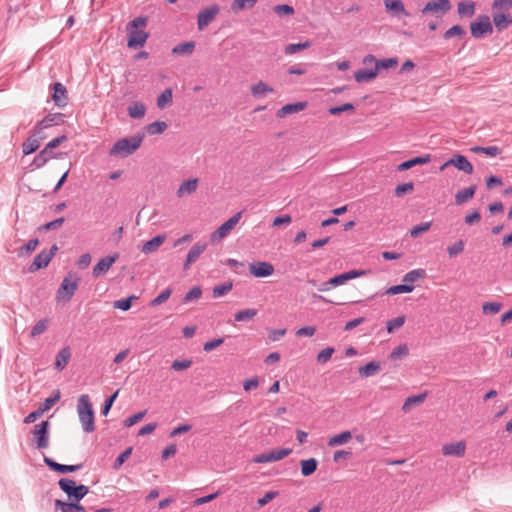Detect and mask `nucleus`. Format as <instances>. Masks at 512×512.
<instances>
[{"mask_svg":"<svg viewBox=\"0 0 512 512\" xmlns=\"http://www.w3.org/2000/svg\"><path fill=\"white\" fill-rule=\"evenodd\" d=\"M147 24V19L145 17L139 16L133 19L127 25V32L129 35L128 38V47L129 48H138L142 47L148 38V34L143 30V28Z\"/></svg>","mask_w":512,"mask_h":512,"instance_id":"1","label":"nucleus"},{"mask_svg":"<svg viewBox=\"0 0 512 512\" xmlns=\"http://www.w3.org/2000/svg\"><path fill=\"white\" fill-rule=\"evenodd\" d=\"M143 142V136L121 138L117 140L109 150L110 156L125 158L139 149Z\"/></svg>","mask_w":512,"mask_h":512,"instance_id":"2","label":"nucleus"},{"mask_svg":"<svg viewBox=\"0 0 512 512\" xmlns=\"http://www.w3.org/2000/svg\"><path fill=\"white\" fill-rule=\"evenodd\" d=\"M77 412L83 430L86 433L93 432L95 430L94 412L87 394H83L78 398Z\"/></svg>","mask_w":512,"mask_h":512,"instance_id":"3","label":"nucleus"},{"mask_svg":"<svg viewBox=\"0 0 512 512\" xmlns=\"http://www.w3.org/2000/svg\"><path fill=\"white\" fill-rule=\"evenodd\" d=\"M59 488L67 494L69 499L79 502L88 492L89 487L83 484L76 485L75 481L70 478H61L58 481Z\"/></svg>","mask_w":512,"mask_h":512,"instance_id":"4","label":"nucleus"},{"mask_svg":"<svg viewBox=\"0 0 512 512\" xmlns=\"http://www.w3.org/2000/svg\"><path fill=\"white\" fill-rule=\"evenodd\" d=\"M80 278L76 274H69L65 277L58 288L56 299L68 302L78 289Z\"/></svg>","mask_w":512,"mask_h":512,"instance_id":"5","label":"nucleus"},{"mask_svg":"<svg viewBox=\"0 0 512 512\" xmlns=\"http://www.w3.org/2000/svg\"><path fill=\"white\" fill-rule=\"evenodd\" d=\"M60 399V391L55 390L53 394L46 398L43 403L39 405V407L30 412L23 420L25 424H31L35 422L38 418L42 417V415L50 410L52 406Z\"/></svg>","mask_w":512,"mask_h":512,"instance_id":"6","label":"nucleus"},{"mask_svg":"<svg viewBox=\"0 0 512 512\" xmlns=\"http://www.w3.org/2000/svg\"><path fill=\"white\" fill-rule=\"evenodd\" d=\"M49 429L50 422L42 421L36 424L32 430V435L34 437L35 447L37 449H46L49 446Z\"/></svg>","mask_w":512,"mask_h":512,"instance_id":"7","label":"nucleus"},{"mask_svg":"<svg viewBox=\"0 0 512 512\" xmlns=\"http://www.w3.org/2000/svg\"><path fill=\"white\" fill-rule=\"evenodd\" d=\"M241 219V212L236 213L225 221L219 228H217L210 235V241L212 243H219L228 236L231 230L237 225Z\"/></svg>","mask_w":512,"mask_h":512,"instance_id":"8","label":"nucleus"},{"mask_svg":"<svg viewBox=\"0 0 512 512\" xmlns=\"http://www.w3.org/2000/svg\"><path fill=\"white\" fill-rule=\"evenodd\" d=\"M470 30L472 36L479 39L485 34H491L493 32V26L488 16L481 15L476 19V21L471 23Z\"/></svg>","mask_w":512,"mask_h":512,"instance_id":"9","label":"nucleus"},{"mask_svg":"<svg viewBox=\"0 0 512 512\" xmlns=\"http://www.w3.org/2000/svg\"><path fill=\"white\" fill-rule=\"evenodd\" d=\"M292 453L291 448L274 449L257 455L253 462L255 463H268L282 460Z\"/></svg>","mask_w":512,"mask_h":512,"instance_id":"10","label":"nucleus"},{"mask_svg":"<svg viewBox=\"0 0 512 512\" xmlns=\"http://www.w3.org/2000/svg\"><path fill=\"white\" fill-rule=\"evenodd\" d=\"M220 7L216 4L206 7L201 10L197 15V27L200 31L204 30L210 23L213 22L215 17L219 14Z\"/></svg>","mask_w":512,"mask_h":512,"instance_id":"11","label":"nucleus"},{"mask_svg":"<svg viewBox=\"0 0 512 512\" xmlns=\"http://www.w3.org/2000/svg\"><path fill=\"white\" fill-rule=\"evenodd\" d=\"M454 166L458 170L465 172L466 174L473 173V166L468 159L460 154H455L451 159L447 160L442 166L441 170H444L448 166Z\"/></svg>","mask_w":512,"mask_h":512,"instance_id":"12","label":"nucleus"},{"mask_svg":"<svg viewBox=\"0 0 512 512\" xmlns=\"http://www.w3.org/2000/svg\"><path fill=\"white\" fill-rule=\"evenodd\" d=\"M249 271L254 277L265 278L274 273V266L266 261H258L249 265Z\"/></svg>","mask_w":512,"mask_h":512,"instance_id":"13","label":"nucleus"},{"mask_svg":"<svg viewBox=\"0 0 512 512\" xmlns=\"http://www.w3.org/2000/svg\"><path fill=\"white\" fill-rule=\"evenodd\" d=\"M363 64H365V65L374 64V67H375V69H377V73H378L380 69H389V68H393V67L397 66L398 59L396 57H393V58H385V59H381V60H376V58L373 55L369 54L364 57Z\"/></svg>","mask_w":512,"mask_h":512,"instance_id":"14","label":"nucleus"},{"mask_svg":"<svg viewBox=\"0 0 512 512\" xmlns=\"http://www.w3.org/2000/svg\"><path fill=\"white\" fill-rule=\"evenodd\" d=\"M365 273L364 270H350L330 278L328 284H331L332 287L341 286L346 284L349 280L365 275Z\"/></svg>","mask_w":512,"mask_h":512,"instance_id":"15","label":"nucleus"},{"mask_svg":"<svg viewBox=\"0 0 512 512\" xmlns=\"http://www.w3.org/2000/svg\"><path fill=\"white\" fill-rule=\"evenodd\" d=\"M207 243L198 241L196 242L191 249L189 250L186 260L184 262L183 268L184 270H187L190 268L191 264L196 262L198 258L201 256V254L206 250Z\"/></svg>","mask_w":512,"mask_h":512,"instance_id":"16","label":"nucleus"},{"mask_svg":"<svg viewBox=\"0 0 512 512\" xmlns=\"http://www.w3.org/2000/svg\"><path fill=\"white\" fill-rule=\"evenodd\" d=\"M64 115L62 113H51L48 114L45 118H43L40 122L35 126V131L38 134H43V130L52 127L53 125H57L60 122H63Z\"/></svg>","mask_w":512,"mask_h":512,"instance_id":"17","label":"nucleus"},{"mask_svg":"<svg viewBox=\"0 0 512 512\" xmlns=\"http://www.w3.org/2000/svg\"><path fill=\"white\" fill-rule=\"evenodd\" d=\"M118 257V254H114L112 256H106L104 258H101L93 267V275L95 277H99L107 273L111 266L116 262Z\"/></svg>","mask_w":512,"mask_h":512,"instance_id":"18","label":"nucleus"},{"mask_svg":"<svg viewBox=\"0 0 512 512\" xmlns=\"http://www.w3.org/2000/svg\"><path fill=\"white\" fill-rule=\"evenodd\" d=\"M44 463L53 471L58 473H72L80 470L82 468V464L77 465H65L55 462L53 459L49 457H44Z\"/></svg>","mask_w":512,"mask_h":512,"instance_id":"19","label":"nucleus"},{"mask_svg":"<svg viewBox=\"0 0 512 512\" xmlns=\"http://www.w3.org/2000/svg\"><path fill=\"white\" fill-rule=\"evenodd\" d=\"M52 99L56 106L62 108L67 105L68 97L67 90L65 86L60 82H55L53 84V94Z\"/></svg>","mask_w":512,"mask_h":512,"instance_id":"20","label":"nucleus"},{"mask_svg":"<svg viewBox=\"0 0 512 512\" xmlns=\"http://www.w3.org/2000/svg\"><path fill=\"white\" fill-rule=\"evenodd\" d=\"M466 451V443L458 441L456 443H448L442 446V454L444 456L463 457Z\"/></svg>","mask_w":512,"mask_h":512,"instance_id":"21","label":"nucleus"},{"mask_svg":"<svg viewBox=\"0 0 512 512\" xmlns=\"http://www.w3.org/2000/svg\"><path fill=\"white\" fill-rule=\"evenodd\" d=\"M43 138V134L36 133L34 129L33 133L27 138V140L22 145L24 155L34 153L39 148L40 140Z\"/></svg>","mask_w":512,"mask_h":512,"instance_id":"22","label":"nucleus"},{"mask_svg":"<svg viewBox=\"0 0 512 512\" xmlns=\"http://www.w3.org/2000/svg\"><path fill=\"white\" fill-rule=\"evenodd\" d=\"M198 186L199 180L197 178L185 180L178 187L176 194L179 198L191 195L196 192Z\"/></svg>","mask_w":512,"mask_h":512,"instance_id":"23","label":"nucleus"},{"mask_svg":"<svg viewBox=\"0 0 512 512\" xmlns=\"http://www.w3.org/2000/svg\"><path fill=\"white\" fill-rule=\"evenodd\" d=\"M52 259V253H46V250L41 251L34 258L32 264L30 265V271L34 272L39 269L45 268Z\"/></svg>","mask_w":512,"mask_h":512,"instance_id":"24","label":"nucleus"},{"mask_svg":"<svg viewBox=\"0 0 512 512\" xmlns=\"http://www.w3.org/2000/svg\"><path fill=\"white\" fill-rule=\"evenodd\" d=\"M384 6L387 11L395 16H408V12L401 0H384Z\"/></svg>","mask_w":512,"mask_h":512,"instance_id":"25","label":"nucleus"},{"mask_svg":"<svg viewBox=\"0 0 512 512\" xmlns=\"http://www.w3.org/2000/svg\"><path fill=\"white\" fill-rule=\"evenodd\" d=\"M70 358H71L70 348L69 347L62 348L56 355L55 362H54V368L57 371H62L69 363Z\"/></svg>","mask_w":512,"mask_h":512,"instance_id":"26","label":"nucleus"},{"mask_svg":"<svg viewBox=\"0 0 512 512\" xmlns=\"http://www.w3.org/2000/svg\"><path fill=\"white\" fill-rule=\"evenodd\" d=\"M165 235H157L145 242L142 246L141 252L144 254H151L158 250V248L165 242Z\"/></svg>","mask_w":512,"mask_h":512,"instance_id":"27","label":"nucleus"},{"mask_svg":"<svg viewBox=\"0 0 512 512\" xmlns=\"http://www.w3.org/2000/svg\"><path fill=\"white\" fill-rule=\"evenodd\" d=\"M427 397V393L409 396L402 405V411L408 413L414 406L422 404Z\"/></svg>","mask_w":512,"mask_h":512,"instance_id":"28","label":"nucleus"},{"mask_svg":"<svg viewBox=\"0 0 512 512\" xmlns=\"http://www.w3.org/2000/svg\"><path fill=\"white\" fill-rule=\"evenodd\" d=\"M431 161L430 155H424L419 157H414L412 159H409L407 161H404L398 166L399 171H405L408 170L416 165H422L427 164Z\"/></svg>","mask_w":512,"mask_h":512,"instance_id":"29","label":"nucleus"},{"mask_svg":"<svg viewBox=\"0 0 512 512\" xmlns=\"http://www.w3.org/2000/svg\"><path fill=\"white\" fill-rule=\"evenodd\" d=\"M378 75L377 69H359L354 73V78L358 83L369 82Z\"/></svg>","mask_w":512,"mask_h":512,"instance_id":"30","label":"nucleus"},{"mask_svg":"<svg viewBox=\"0 0 512 512\" xmlns=\"http://www.w3.org/2000/svg\"><path fill=\"white\" fill-rule=\"evenodd\" d=\"M55 507L60 509L61 512H86V509L77 501L76 503H67L61 500H55Z\"/></svg>","mask_w":512,"mask_h":512,"instance_id":"31","label":"nucleus"},{"mask_svg":"<svg viewBox=\"0 0 512 512\" xmlns=\"http://www.w3.org/2000/svg\"><path fill=\"white\" fill-rule=\"evenodd\" d=\"M381 370L379 362L371 361L364 366L359 367L358 372L361 377L368 378L374 376Z\"/></svg>","mask_w":512,"mask_h":512,"instance_id":"32","label":"nucleus"},{"mask_svg":"<svg viewBox=\"0 0 512 512\" xmlns=\"http://www.w3.org/2000/svg\"><path fill=\"white\" fill-rule=\"evenodd\" d=\"M305 107H306V103L305 102H296V103L287 104V105H284L281 109L278 110L277 116L282 118V117H285L286 115L300 112Z\"/></svg>","mask_w":512,"mask_h":512,"instance_id":"33","label":"nucleus"},{"mask_svg":"<svg viewBox=\"0 0 512 512\" xmlns=\"http://www.w3.org/2000/svg\"><path fill=\"white\" fill-rule=\"evenodd\" d=\"M195 49V42L193 41H186L177 44L173 47L172 53L176 55L181 56H189L194 52Z\"/></svg>","mask_w":512,"mask_h":512,"instance_id":"34","label":"nucleus"},{"mask_svg":"<svg viewBox=\"0 0 512 512\" xmlns=\"http://www.w3.org/2000/svg\"><path fill=\"white\" fill-rule=\"evenodd\" d=\"M128 115L133 119H141L144 117L146 107L142 102L134 101L128 106Z\"/></svg>","mask_w":512,"mask_h":512,"instance_id":"35","label":"nucleus"},{"mask_svg":"<svg viewBox=\"0 0 512 512\" xmlns=\"http://www.w3.org/2000/svg\"><path fill=\"white\" fill-rule=\"evenodd\" d=\"M274 89L263 81H259L251 86V93L254 97L259 98L268 93H273Z\"/></svg>","mask_w":512,"mask_h":512,"instance_id":"36","label":"nucleus"},{"mask_svg":"<svg viewBox=\"0 0 512 512\" xmlns=\"http://www.w3.org/2000/svg\"><path fill=\"white\" fill-rule=\"evenodd\" d=\"M475 190H476L475 186H470V187L464 188L462 190H459L455 194V203L457 205L464 204L465 202H467L469 199H471L474 196Z\"/></svg>","mask_w":512,"mask_h":512,"instance_id":"37","label":"nucleus"},{"mask_svg":"<svg viewBox=\"0 0 512 512\" xmlns=\"http://www.w3.org/2000/svg\"><path fill=\"white\" fill-rule=\"evenodd\" d=\"M352 438L351 432L346 430L329 438L328 446L336 447L346 444Z\"/></svg>","mask_w":512,"mask_h":512,"instance_id":"38","label":"nucleus"},{"mask_svg":"<svg viewBox=\"0 0 512 512\" xmlns=\"http://www.w3.org/2000/svg\"><path fill=\"white\" fill-rule=\"evenodd\" d=\"M493 22L499 31L507 29L512 24V18L508 14L499 13L493 15Z\"/></svg>","mask_w":512,"mask_h":512,"instance_id":"39","label":"nucleus"},{"mask_svg":"<svg viewBox=\"0 0 512 512\" xmlns=\"http://www.w3.org/2000/svg\"><path fill=\"white\" fill-rule=\"evenodd\" d=\"M318 466V461L315 458H309L301 461V473L307 477L312 475Z\"/></svg>","mask_w":512,"mask_h":512,"instance_id":"40","label":"nucleus"},{"mask_svg":"<svg viewBox=\"0 0 512 512\" xmlns=\"http://www.w3.org/2000/svg\"><path fill=\"white\" fill-rule=\"evenodd\" d=\"M257 1L258 0H234L231 4V10L237 14L240 11L253 8Z\"/></svg>","mask_w":512,"mask_h":512,"instance_id":"41","label":"nucleus"},{"mask_svg":"<svg viewBox=\"0 0 512 512\" xmlns=\"http://www.w3.org/2000/svg\"><path fill=\"white\" fill-rule=\"evenodd\" d=\"M457 11L460 16L471 17L475 13V4L472 1L467 2H459L457 6Z\"/></svg>","mask_w":512,"mask_h":512,"instance_id":"42","label":"nucleus"},{"mask_svg":"<svg viewBox=\"0 0 512 512\" xmlns=\"http://www.w3.org/2000/svg\"><path fill=\"white\" fill-rule=\"evenodd\" d=\"M233 288V283L231 281L223 282L219 285L214 286L212 290V295L214 298H220L227 293H229Z\"/></svg>","mask_w":512,"mask_h":512,"instance_id":"43","label":"nucleus"},{"mask_svg":"<svg viewBox=\"0 0 512 512\" xmlns=\"http://www.w3.org/2000/svg\"><path fill=\"white\" fill-rule=\"evenodd\" d=\"M425 274V270L423 269L411 270L403 276L402 281L405 284L412 285V283L416 282L418 279L423 278Z\"/></svg>","mask_w":512,"mask_h":512,"instance_id":"44","label":"nucleus"},{"mask_svg":"<svg viewBox=\"0 0 512 512\" xmlns=\"http://www.w3.org/2000/svg\"><path fill=\"white\" fill-rule=\"evenodd\" d=\"M414 290V286L413 285H409V284H399V285H394V286H391L389 287L386 291H385V294L387 295H397V294H402V293H410Z\"/></svg>","mask_w":512,"mask_h":512,"instance_id":"45","label":"nucleus"},{"mask_svg":"<svg viewBox=\"0 0 512 512\" xmlns=\"http://www.w3.org/2000/svg\"><path fill=\"white\" fill-rule=\"evenodd\" d=\"M310 46H311V42L310 41H305V42H302V43L288 44L284 48V53L286 55H293V54L297 53L300 50H304V49L309 48Z\"/></svg>","mask_w":512,"mask_h":512,"instance_id":"46","label":"nucleus"},{"mask_svg":"<svg viewBox=\"0 0 512 512\" xmlns=\"http://www.w3.org/2000/svg\"><path fill=\"white\" fill-rule=\"evenodd\" d=\"M167 129V123L164 121H155L150 123L146 130L150 135L162 134Z\"/></svg>","mask_w":512,"mask_h":512,"instance_id":"47","label":"nucleus"},{"mask_svg":"<svg viewBox=\"0 0 512 512\" xmlns=\"http://www.w3.org/2000/svg\"><path fill=\"white\" fill-rule=\"evenodd\" d=\"M39 241L37 238L29 240L25 245L18 249V256L22 257L31 254L38 246Z\"/></svg>","mask_w":512,"mask_h":512,"instance_id":"48","label":"nucleus"},{"mask_svg":"<svg viewBox=\"0 0 512 512\" xmlns=\"http://www.w3.org/2000/svg\"><path fill=\"white\" fill-rule=\"evenodd\" d=\"M256 315H257L256 309H244V310L238 311L234 315V319L237 322L249 321V320H252Z\"/></svg>","mask_w":512,"mask_h":512,"instance_id":"49","label":"nucleus"},{"mask_svg":"<svg viewBox=\"0 0 512 512\" xmlns=\"http://www.w3.org/2000/svg\"><path fill=\"white\" fill-rule=\"evenodd\" d=\"M171 102H172L171 89H165L157 98V106L160 109L165 108Z\"/></svg>","mask_w":512,"mask_h":512,"instance_id":"50","label":"nucleus"},{"mask_svg":"<svg viewBox=\"0 0 512 512\" xmlns=\"http://www.w3.org/2000/svg\"><path fill=\"white\" fill-rule=\"evenodd\" d=\"M49 325V320L44 318L39 320L31 329V337H36L42 333H44Z\"/></svg>","mask_w":512,"mask_h":512,"instance_id":"51","label":"nucleus"},{"mask_svg":"<svg viewBox=\"0 0 512 512\" xmlns=\"http://www.w3.org/2000/svg\"><path fill=\"white\" fill-rule=\"evenodd\" d=\"M136 299H137L136 296H129L127 298H122L120 300L115 301L113 306L116 309H120L122 311H127L131 308L132 301L136 300Z\"/></svg>","mask_w":512,"mask_h":512,"instance_id":"52","label":"nucleus"},{"mask_svg":"<svg viewBox=\"0 0 512 512\" xmlns=\"http://www.w3.org/2000/svg\"><path fill=\"white\" fill-rule=\"evenodd\" d=\"M405 323V317L404 316H398L394 319L389 320L386 323V328L388 333H393L396 329H399L402 327Z\"/></svg>","mask_w":512,"mask_h":512,"instance_id":"53","label":"nucleus"},{"mask_svg":"<svg viewBox=\"0 0 512 512\" xmlns=\"http://www.w3.org/2000/svg\"><path fill=\"white\" fill-rule=\"evenodd\" d=\"M202 295V290L199 286L191 288L184 296L183 302L189 303L194 300H198Z\"/></svg>","mask_w":512,"mask_h":512,"instance_id":"54","label":"nucleus"},{"mask_svg":"<svg viewBox=\"0 0 512 512\" xmlns=\"http://www.w3.org/2000/svg\"><path fill=\"white\" fill-rule=\"evenodd\" d=\"M465 34L466 31L460 25H454L444 33V38L448 40L455 36L462 37Z\"/></svg>","mask_w":512,"mask_h":512,"instance_id":"55","label":"nucleus"},{"mask_svg":"<svg viewBox=\"0 0 512 512\" xmlns=\"http://www.w3.org/2000/svg\"><path fill=\"white\" fill-rule=\"evenodd\" d=\"M502 308V304L498 302H485L482 306L484 314H496Z\"/></svg>","mask_w":512,"mask_h":512,"instance_id":"56","label":"nucleus"},{"mask_svg":"<svg viewBox=\"0 0 512 512\" xmlns=\"http://www.w3.org/2000/svg\"><path fill=\"white\" fill-rule=\"evenodd\" d=\"M408 353H409V350H408L407 345L400 344L392 350V352L390 353V358L398 359V358L407 356Z\"/></svg>","mask_w":512,"mask_h":512,"instance_id":"57","label":"nucleus"},{"mask_svg":"<svg viewBox=\"0 0 512 512\" xmlns=\"http://www.w3.org/2000/svg\"><path fill=\"white\" fill-rule=\"evenodd\" d=\"M464 251V242L463 240H458L451 246L447 247V252L450 257H456Z\"/></svg>","mask_w":512,"mask_h":512,"instance_id":"58","label":"nucleus"},{"mask_svg":"<svg viewBox=\"0 0 512 512\" xmlns=\"http://www.w3.org/2000/svg\"><path fill=\"white\" fill-rule=\"evenodd\" d=\"M171 293H172V290L170 288L163 290L157 297H155L151 301L150 305L158 306V305L164 303L170 297Z\"/></svg>","mask_w":512,"mask_h":512,"instance_id":"59","label":"nucleus"},{"mask_svg":"<svg viewBox=\"0 0 512 512\" xmlns=\"http://www.w3.org/2000/svg\"><path fill=\"white\" fill-rule=\"evenodd\" d=\"M431 227V222H423L419 225H416L414 226L411 230H410V235L411 237H418L421 233L423 232H426L430 229Z\"/></svg>","mask_w":512,"mask_h":512,"instance_id":"60","label":"nucleus"},{"mask_svg":"<svg viewBox=\"0 0 512 512\" xmlns=\"http://www.w3.org/2000/svg\"><path fill=\"white\" fill-rule=\"evenodd\" d=\"M132 447H128L126 450H124L115 460L114 462V465H113V468L114 469H119L123 463L128 459V457L131 455L132 453Z\"/></svg>","mask_w":512,"mask_h":512,"instance_id":"61","label":"nucleus"},{"mask_svg":"<svg viewBox=\"0 0 512 512\" xmlns=\"http://www.w3.org/2000/svg\"><path fill=\"white\" fill-rule=\"evenodd\" d=\"M334 353V348L327 347L323 350H321L317 355V361L318 363L324 364L332 357Z\"/></svg>","mask_w":512,"mask_h":512,"instance_id":"62","label":"nucleus"},{"mask_svg":"<svg viewBox=\"0 0 512 512\" xmlns=\"http://www.w3.org/2000/svg\"><path fill=\"white\" fill-rule=\"evenodd\" d=\"M413 188H414V185L412 182H407V183L397 185L395 188V195L398 197H401L406 193L412 192Z\"/></svg>","mask_w":512,"mask_h":512,"instance_id":"63","label":"nucleus"},{"mask_svg":"<svg viewBox=\"0 0 512 512\" xmlns=\"http://www.w3.org/2000/svg\"><path fill=\"white\" fill-rule=\"evenodd\" d=\"M192 365V360L185 359V360H175L173 361L171 368L175 371H182L185 369H188Z\"/></svg>","mask_w":512,"mask_h":512,"instance_id":"64","label":"nucleus"}]
</instances>
